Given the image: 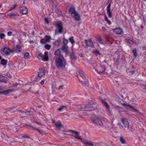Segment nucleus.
Instances as JSON below:
<instances>
[{"mask_svg": "<svg viewBox=\"0 0 146 146\" xmlns=\"http://www.w3.org/2000/svg\"><path fill=\"white\" fill-rule=\"evenodd\" d=\"M70 56L72 59L75 60L76 59V56L73 52L72 53L70 54Z\"/></svg>", "mask_w": 146, "mask_h": 146, "instance_id": "obj_34", "label": "nucleus"}, {"mask_svg": "<svg viewBox=\"0 0 146 146\" xmlns=\"http://www.w3.org/2000/svg\"><path fill=\"white\" fill-rule=\"evenodd\" d=\"M12 91L13 90L11 89L8 90H6L0 92V94H2L7 95L9 93L12 92Z\"/></svg>", "mask_w": 146, "mask_h": 146, "instance_id": "obj_20", "label": "nucleus"}, {"mask_svg": "<svg viewBox=\"0 0 146 146\" xmlns=\"http://www.w3.org/2000/svg\"><path fill=\"white\" fill-rule=\"evenodd\" d=\"M3 138H5L6 140H7V142H9V139L10 140L9 138L7 136L5 135L4 134L2 135L1 136H0V141H2Z\"/></svg>", "mask_w": 146, "mask_h": 146, "instance_id": "obj_21", "label": "nucleus"}, {"mask_svg": "<svg viewBox=\"0 0 146 146\" xmlns=\"http://www.w3.org/2000/svg\"><path fill=\"white\" fill-rule=\"evenodd\" d=\"M78 73L80 77V78H78L79 81L84 85L88 84V81L86 80V77L83 72L81 71H79Z\"/></svg>", "mask_w": 146, "mask_h": 146, "instance_id": "obj_3", "label": "nucleus"}, {"mask_svg": "<svg viewBox=\"0 0 146 146\" xmlns=\"http://www.w3.org/2000/svg\"><path fill=\"white\" fill-rule=\"evenodd\" d=\"M105 69L106 68L105 66H102L98 67V70H97L96 69L95 70L98 73L101 74L104 72Z\"/></svg>", "mask_w": 146, "mask_h": 146, "instance_id": "obj_11", "label": "nucleus"}, {"mask_svg": "<svg viewBox=\"0 0 146 146\" xmlns=\"http://www.w3.org/2000/svg\"><path fill=\"white\" fill-rule=\"evenodd\" d=\"M68 132L70 133L71 134V135L74 136L75 138L80 139L81 141L82 139L81 138V136L79 135V132L72 130H69Z\"/></svg>", "mask_w": 146, "mask_h": 146, "instance_id": "obj_8", "label": "nucleus"}, {"mask_svg": "<svg viewBox=\"0 0 146 146\" xmlns=\"http://www.w3.org/2000/svg\"><path fill=\"white\" fill-rule=\"evenodd\" d=\"M135 71L133 70L132 71H129V73H130V74L131 75H132L134 73Z\"/></svg>", "mask_w": 146, "mask_h": 146, "instance_id": "obj_50", "label": "nucleus"}, {"mask_svg": "<svg viewBox=\"0 0 146 146\" xmlns=\"http://www.w3.org/2000/svg\"><path fill=\"white\" fill-rule=\"evenodd\" d=\"M60 42H61L60 40H57L56 41H55L54 42V44L55 46H59V44H60Z\"/></svg>", "mask_w": 146, "mask_h": 146, "instance_id": "obj_36", "label": "nucleus"}, {"mask_svg": "<svg viewBox=\"0 0 146 146\" xmlns=\"http://www.w3.org/2000/svg\"><path fill=\"white\" fill-rule=\"evenodd\" d=\"M102 31H104L105 30H106V29H105V27H102Z\"/></svg>", "mask_w": 146, "mask_h": 146, "instance_id": "obj_55", "label": "nucleus"}, {"mask_svg": "<svg viewBox=\"0 0 146 146\" xmlns=\"http://www.w3.org/2000/svg\"><path fill=\"white\" fill-rule=\"evenodd\" d=\"M94 52L96 53V54H99V51L98 50H95L94 51Z\"/></svg>", "mask_w": 146, "mask_h": 146, "instance_id": "obj_52", "label": "nucleus"}, {"mask_svg": "<svg viewBox=\"0 0 146 146\" xmlns=\"http://www.w3.org/2000/svg\"><path fill=\"white\" fill-rule=\"evenodd\" d=\"M143 21L145 25H146V14H145L144 17Z\"/></svg>", "mask_w": 146, "mask_h": 146, "instance_id": "obj_47", "label": "nucleus"}, {"mask_svg": "<svg viewBox=\"0 0 146 146\" xmlns=\"http://www.w3.org/2000/svg\"><path fill=\"white\" fill-rule=\"evenodd\" d=\"M7 60L4 59H2L1 60V63L3 65H5L7 64Z\"/></svg>", "mask_w": 146, "mask_h": 146, "instance_id": "obj_29", "label": "nucleus"}, {"mask_svg": "<svg viewBox=\"0 0 146 146\" xmlns=\"http://www.w3.org/2000/svg\"><path fill=\"white\" fill-rule=\"evenodd\" d=\"M55 125L56 127L58 129H60L62 126V125L60 122H57L56 123H55Z\"/></svg>", "mask_w": 146, "mask_h": 146, "instance_id": "obj_27", "label": "nucleus"}, {"mask_svg": "<svg viewBox=\"0 0 146 146\" xmlns=\"http://www.w3.org/2000/svg\"><path fill=\"white\" fill-rule=\"evenodd\" d=\"M44 22L46 23L47 24L48 23V19H47L46 18H45L44 19Z\"/></svg>", "mask_w": 146, "mask_h": 146, "instance_id": "obj_48", "label": "nucleus"}, {"mask_svg": "<svg viewBox=\"0 0 146 146\" xmlns=\"http://www.w3.org/2000/svg\"><path fill=\"white\" fill-rule=\"evenodd\" d=\"M56 66L58 68L63 69L66 64V61L63 55H61L55 60Z\"/></svg>", "mask_w": 146, "mask_h": 146, "instance_id": "obj_1", "label": "nucleus"}, {"mask_svg": "<svg viewBox=\"0 0 146 146\" xmlns=\"http://www.w3.org/2000/svg\"><path fill=\"white\" fill-rule=\"evenodd\" d=\"M93 120L94 122L98 125L101 126H103V123L102 121L98 117H94Z\"/></svg>", "mask_w": 146, "mask_h": 146, "instance_id": "obj_9", "label": "nucleus"}, {"mask_svg": "<svg viewBox=\"0 0 146 146\" xmlns=\"http://www.w3.org/2000/svg\"><path fill=\"white\" fill-rule=\"evenodd\" d=\"M69 40L70 42L72 44V47L73 48L74 46V43L75 42V41L73 38V36L70 37Z\"/></svg>", "mask_w": 146, "mask_h": 146, "instance_id": "obj_28", "label": "nucleus"}, {"mask_svg": "<svg viewBox=\"0 0 146 146\" xmlns=\"http://www.w3.org/2000/svg\"><path fill=\"white\" fill-rule=\"evenodd\" d=\"M133 97H135V95H133Z\"/></svg>", "mask_w": 146, "mask_h": 146, "instance_id": "obj_63", "label": "nucleus"}, {"mask_svg": "<svg viewBox=\"0 0 146 146\" xmlns=\"http://www.w3.org/2000/svg\"><path fill=\"white\" fill-rule=\"evenodd\" d=\"M34 122L36 123H37V124H38V125H42L40 123H39L38 122H37L36 121H34Z\"/></svg>", "mask_w": 146, "mask_h": 146, "instance_id": "obj_53", "label": "nucleus"}, {"mask_svg": "<svg viewBox=\"0 0 146 146\" xmlns=\"http://www.w3.org/2000/svg\"><path fill=\"white\" fill-rule=\"evenodd\" d=\"M81 141L86 146H93V143L91 141H86L84 139H82Z\"/></svg>", "mask_w": 146, "mask_h": 146, "instance_id": "obj_12", "label": "nucleus"}, {"mask_svg": "<svg viewBox=\"0 0 146 146\" xmlns=\"http://www.w3.org/2000/svg\"><path fill=\"white\" fill-rule=\"evenodd\" d=\"M103 105L105 107L106 110L108 113L110 115H112L111 111L110 110V108L108 103L104 100L102 99H100Z\"/></svg>", "mask_w": 146, "mask_h": 146, "instance_id": "obj_4", "label": "nucleus"}, {"mask_svg": "<svg viewBox=\"0 0 146 146\" xmlns=\"http://www.w3.org/2000/svg\"><path fill=\"white\" fill-rule=\"evenodd\" d=\"M96 39L97 41L99 42L100 43L102 44H104L105 43V42L104 41L101 37L99 36H97L96 37Z\"/></svg>", "mask_w": 146, "mask_h": 146, "instance_id": "obj_22", "label": "nucleus"}, {"mask_svg": "<svg viewBox=\"0 0 146 146\" xmlns=\"http://www.w3.org/2000/svg\"><path fill=\"white\" fill-rule=\"evenodd\" d=\"M125 42H128L130 44H133V41L130 39H125Z\"/></svg>", "mask_w": 146, "mask_h": 146, "instance_id": "obj_38", "label": "nucleus"}, {"mask_svg": "<svg viewBox=\"0 0 146 146\" xmlns=\"http://www.w3.org/2000/svg\"><path fill=\"white\" fill-rule=\"evenodd\" d=\"M44 38L46 40V41L47 42H48L50 41V39L51 38V37L50 36H45Z\"/></svg>", "mask_w": 146, "mask_h": 146, "instance_id": "obj_41", "label": "nucleus"}, {"mask_svg": "<svg viewBox=\"0 0 146 146\" xmlns=\"http://www.w3.org/2000/svg\"><path fill=\"white\" fill-rule=\"evenodd\" d=\"M19 10L21 13L25 14L27 13V9L25 7H22L20 8Z\"/></svg>", "mask_w": 146, "mask_h": 146, "instance_id": "obj_15", "label": "nucleus"}, {"mask_svg": "<svg viewBox=\"0 0 146 146\" xmlns=\"http://www.w3.org/2000/svg\"><path fill=\"white\" fill-rule=\"evenodd\" d=\"M37 58L40 60H41L43 61H47L48 59L47 52H45L44 54L42 53L40 54L37 56Z\"/></svg>", "mask_w": 146, "mask_h": 146, "instance_id": "obj_6", "label": "nucleus"}, {"mask_svg": "<svg viewBox=\"0 0 146 146\" xmlns=\"http://www.w3.org/2000/svg\"><path fill=\"white\" fill-rule=\"evenodd\" d=\"M28 127H29L31 128H32V129H33V130H36V131H38L40 133H42V132L40 131V130L36 128L35 127H33V126L31 125H28Z\"/></svg>", "mask_w": 146, "mask_h": 146, "instance_id": "obj_31", "label": "nucleus"}, {"mask_svg": "<svg viewBox=\"0 0 146 146\" xmlns=\"http://www.w3.org/2000/svg\"><path fill=\"white\" fill-rule=\"evenodd\" d=\"M68 47L67 45H63L60 49H62L66 54L68 53Z\"/></svg>", "mask_w": 146, "mask_h": 146, "instance_id": "obj_14", "label": "nucleus"}, {"mask_svg": "<svg viewBox=\"0 0 146 146\" xmlns=\"http://www.w3.org/2000/svg\"><path fill=\"white\" fill-rule=\"evenodd\" d=\"M62 86H60L59 87V90H60V89L62 88Z\"/></svg>", "mask_w": 146, "mask_h": 146, "instance_id": "obj_57", "label": "nucleus"}, {"mask_svg": "<svg viewBox=\"0 0 146 146\" xmlns=\"http://www.w3.org/2000/svg\"><path fill=\"white\" fill-rule=\"evenodd\" d=\"M134 100V99H131V100L132 101H133V100Z\"/></svg>", "mask_w": 146, "mask_h": 146, "instance_id": "obj_61", "label": "nucleus"}, {"mask_svg": "<svg viewBox=\"0 0 146 146\" xmlns=\"http://www.w3.org/2000/svg\"><path fill=\"white\" fill-rule=\"evenodd\" d=\"M44 72L43 71H41L38 73V76L40 78L44 77L45 76Z\"/></svg>", "mask_w": 146, "mask_h": 146, "instance_id": "obj_25", "label": "nucleus"}, {"mask_svg": "<svg viewBox=\"0 0 146 146\" xmlns=\"http://www.w3.org/2000/svg\"><path fill=\"white\" fill-rule=\"evenodd\" d=\"M12 32L11 31L8 32L7 33V35L8 36H11L12 35Z\"/></svg>", "mask_w": 146, "mask_h": 146, "instance_id": "obj_49", "label": "nucleus"}, {"mask_svg": "<svg viewBox=\"0 0 146 146\" xmlns=\"http://www.w3.org/2000/svg\"><path fill=\"white\" fill-rule=\"evenodd\" d=\"M111 6V3H110L107 7V13L108 14L109 17L110 18H111L112 17V13L110 11Z\"/></svg>", "mask_w": 146, "mask_h": 146, "instance_id": "obj_16", "label": "nucleus"}, {"mask_svg": "<svg viewBox=\"0 0 146 146\" xmlns=\"http://www.w3.org/2000/svg\"><path fill=\"white\" fill-rule=\"evenodd\" d=\"M8 16L10 17L19 16V15L17 13H11L9 14Z\"/></svg>", "mask_w": 146, "mask_h": 146, "instance_id": "obj_30", "label": "nucleus"}, {"mask_svg": "<svg viewBox=\"0 0 146 146\" xmlns=\"http://www.w3.org/2000/svg\"><path fill=\"white\" fill-rule=\"evenodd\" d=\"M85 42L86 43V45L88 46L93 47L94 46V45L92 41L91 40H85Z\"/></svg>", "mask_w": 146, "mask_h": 146, "instance_id": "obj_18", "label": "nucleus"}, {"mask_svg": "<svg viewBox=\"0 0 146 146\" xmlns=\"http://www.w3.org/2000/svg\"><path fill=\"white\" fill-rule=\"evenodd\" d=\"M145 89H146V84H145Z\"/></svg>", "mask_w": 146, "mask_h": 146, "instance_id": "obj_60", "label": "nucleus"}, {"mask_svg": "<svg viewBox=\"0 0 146 146\" xmlns=\"http://www.w3.org/2000/svg\"><path fill=\"white\" fill-rule=\"evenodd\" d=\"M44 80H42L40 82V83L41 84H43L44 83Z\"/></svg>", "mask_w": 146, "mask_h": 146, "instance_id": "obj_54", "label": "nucleus"}, {"mask_svg": "<svg viewBox=\"0 0 146 146\" xmlns=\"http://www.w3.org/2000/svg\"><path fill=\"white\" fill-rule=\"evenodd\" d=\"M33 40L32 41H29V42L30 43H33Z\"/></svg>", "mask_w": 146, "mask_h": 146, "instance_id": "obj_59", "label": "nucleus"}, {"mask_svg": "<svg viewBox=\"0 0 146 146\" xmlns=\"http://www.w3.org/2000/svg\"><path fill=\"white\" fill-rule=\"evenodd\" d=\"M3 51L5 54L8 55L10 54L12 50L9 48L5 47L3 48Z\"/></svg>", "mask_w": 146, "mask_h": 146, "instance_id": "obj_17", "label": "nucleus"}, {"mask_svg": "<svg viewBox=\"0 0 146 146\" xmlns=\"http://www.w3.org/2000/svg\"><path fill=\"white\" fill-rule=\"evenodd\" d=\"M9 129H10V130H11V129H11V127H9Z\"/></svg>", "mask_w": 146, "mask_h": 146, "instance_id": "obj_62", "label": "nucleus"}, {"mask_svg": "<svg viewBox=\"0 0 146 146\" xmlns=\"http://www.w3.org/2000/svg\"><path fill=\"white\" fill-rule=\"evenodd\" d=\"M7 78L5 77L2 76H0V81L6 82L7 81Z\"/></svg>", "mask_w": 146, "mask_h": 146, "instance_id": "obj_26", "label": "nucleus"}, {"mask_svg": "<svg viewBox=\"0 0 146 146\" xmlns=\"http://www.w3.org/2000/svg\"><path fill=\"white\" fill-rule=\"evenodd\" d=\"M142 49L143 50H146V47H143L142 48Z\"/></svg>", "mask_w": 146, "mask_h": 146, "instance_id": "obj_56", "label": "nucleus"}, {"mask_svg": "<svg viewBox=\"0 0 146 146\" xmlns=\"http://www.w3.org/2000/svg\"><path fill=\"white\" fill-rule=\"evenodd\" d=\"M30 56V55L29 52H26L24 54V57L25 59H27L29 58Z\"/></svg>", "mask_w": 146, "mask_h": 146, "instance_id": "obj_35", "label": "nucleus"}, {"mask_svg": "<svg viewBox=\"0 0 146 146\" xmlns=\"http://www.w3.org/2000/svg\"><path fill=\"white\" fill-rule=\"evenodd\" d=\"M76 12V11H75V8L72 6H71L69 9V14L71 16L74 15Z\"/></svg>", "mask_w": 146, "mask_h": 146, "instance_id": "obj_13", "label": "nucleus"}, {"mask_svg": "<svg viewBox=\"0 0 146 146\" xmlns=\"http://www.w3.org/2000/svg\"><path fill=\"white\" fill-rule=\"evenodd\" d=\"M15 32L16 33H17V31L16 30H15Z\"/></svg>", "mask_w": 146, "mask_h": 146, "instance_id": "obj_64", "label": "nucleus"}, {"mask_svg": "<svg viewBox=\"0 0 146 146\" xmlns=\"http://www.w3.org/2000/svg\"><path fill=\"white\" fill-rule=\"evenodd\" d=\"M119 140L120 141L122 144H125L126 143L125 141L122 136H120L119 137Z\"/></svg>", "mask_w": 146, "mask_h": 146, "instance_id": "obj_33", "label": "nucleus"}, {"mask_svg": "<svg viewBox=\"0 0 146 146\" xmlns=\"http://www.w3.org/2000/svg\"><path fill=\"white\" fill-rule=\"evenodd\" d=\"M121 120L123 124L121 126L122 127L124 128H127L128 129L129 124L127 119L125 118H122Z\"/></svg>", "mask_w": 146, "mask_h": 146, "instance_id": "obj_7", "label": "nucleus"}, {"mask_svg": "<svg viewBox=\"0 0 146 146\" xmlns=\"http://www.w3.org/2000/svg\"><path fill=\"white\" fill-rule=\"evenodd\" d=\"M60 50V48L56 50L54 52V54L59 57L61 55H62L61 54Z\"/></svg>", "mask_w": 146, "mask_h": 146, "instance_id": "obj_24", "label": "nucleus"}, {"mask_svg": "<svg viewBox=\"0 0 146 146\" xmlns=\"http://www.w3.org/2000/svg\"><path fill=\"white\" fill-rule=\"evenodd\" d=\"M66 106H62V107L58 109V111H61Z\"/></svg>", "mask_w": 146, "mask_h": 146, "instance_id": "obj_46", "label": "nucleus"}, {"mask_svg": "<svg viewBox=\"0 0 146 146\" xmlns=\"http://www.w3.org/2000/svg\"><path fill=\"white\" fill-rule=\"evenodd\" d=\"M40 42L42 44H45L47 42L44 38L41 39Z\"/></svg>", "mask_w": 146, "mask_h": 146, "instance_id": "obj_37", "label": "nucleus"}, {"mask_svg": "<svg viewBox=\"0 0 146 146\" xmlns=\"http://www.w3.org/2000/svg\"><path fill=\"white\" fill-rule=\"evenodd\" d=\"M56 27L58 29L55 30V33L56 34H58L59 33H62V30L63 29L62 24L60 22H57L55 23V25Z\"/></svg>", "mask_w": 146, "mask_h": 146, "instance_id": "obj_5", "label": "nucleus"}, {"mask_svg": "<svg viewBox=\"0 0 146 146\" xmlns=\"http://www.w3.org/2000/svg\"><path fill=\"white\" fill-rule=\"evenodd\" d=\"M44 47L45 49L48 50H49L50 48L51 47V46H50V45L49 44H47L44 45Z\"/></svg>", "mask_w": 146, "mask_h": 146, "instance_id": "obj_42", "label": "nucleus"}, {"mask_svg": "<svg viewBox=\"0 0 146 146\" xmlns=\"http://www.w3.org/2000/svg\"><path fill=\"white\" fill-rule=\"evenodd\" d=\"M72 16L75 19L76 21H79L80 20V16L77 12L75 13V14L73 15Z\"/></svg>", "mask_w": 146, "mask_h": 146, "instance_id": "obj_19", "label": "nucleus"}, {"mask_svg": "<svg viewBox=\"0 0 146 146\" xmlns=\"http://www.w3.org/2000/svg\"><path fill=\"white\" fill-rule=\"evenodd\" d=\"M132 52L133 54V56L135 58L137 56V51L136 49H134L132 51Z\"/></svg>", "mask_w": 146, "mask_h": 146, "instance_id": "obj_40", "label": "nucleus"}, {"mask_svg": "<svg viewBox=\"0 0 146 146\" xmlns=\"http://www.w3.org/2000/svg\"><path fill=\"white\" fill-rule=\"evenodd\" d=\"M97 106L95 102L89 103L86 105L83 110L88 111H93L97 108Z\"/></svg>", "mask_w": 146, "mask_h": 146, "instance_id": "obj_2", "label": "nucleus"}, {"mask_svg": "<svg viewBox=\"0 0 146 146\" xmlns=\"http://www.w3.org/2000/svg\"><path fill=\"white\" fill-rule=\"evenodd\" d=\"M23 137L28 138H29V135H24L22 136L21 137V138H23Z\"/></svg>", "mask_w": 146, "mask_h": 146, "instance_id": "obj_45", "label": "nucleus"}, {"mask_svg": "<svg viewBox=\"0 0 146 146\" xmlns=\"http://www.w3.org/2000/svg\"><path fill=\"white\" fill-rule=\"evenodd\" d=\"M112 30L117 35H121L123 33V30L120 28L112 29Z\"/></svg>", "mask_w": 146, "mask_h": 146, "instance_id": "obj_10", "label": "nucleus"}, {"mask_svg": "<svg viewBox=\"0 0 146 146\" xmlns=\"http://www.w3.org/2000/svg\"><path fill=\"white\" fill-rule=\"evenodd\" d=\"M52 123H54V125H55V123H56V122H55L54 121H52Z\"/></svg>", "mask_w": 146, "mask_h": 146, "instance_id": "obj_58", "label": "nucleus"}, {"mask_svg": "<svg viewBox=\"0 0 146 146\" xmlns=\"http://www.w3.org/2000/svg\"><path fill=\"white\" fill-rule=\"evenodd\" d=\"M21 50V46L19 45H16L15 50L17 52H20Z\"/></svg>", "mask_w": 146, "mask_h": 146, "instance_id": "obj_23", "label": "nucleus"}, {"mask_svg": "<svg viewBox=\"0 0 146 146\" xmlns=\"http://www.w3.org/2000/svg\"><path fill=\"white\" fill-rule=\"evenodd\" d=\"M104 16L105 17V21L106 22L108 23V24H109V25H110L111 24V22L108 19L106 15H105Z\"/></svg>", "mask_w": 146, "mask_h": 146, "instance_id": "obj_32", "label": "nucleus"}, {"mask_svg": "<svg viewBox=\"0 0 146 146\" xmlns=\"http://www.w3.org/2000/svg\"><path fill=\"white\" fill-rule=\"evenodd\" d=\"M68 41L67 39L64 38L63 42V45H67Z\"/></svg>", "mask_w": 146, "mask_h": 146, "instance_id": "obj_39", "label": "nucleus"}, {"mask_svg": "<svg viewBox=\"0 0 146 146\" xmlns=\"http://www.w3.org/2000/svg\"><path fill=\"white\" fill-rule=\"evenodd\" d=\"M17 6V5H14L13 7H11V8L8 11H10L13 10L15 7Z\"/></svg>", "mask_w": 146, "mask_h": 146, "instance_id": "obj_44", "label": "nucleus"}, {"mask_svg": "<svg viewBox=\"0 0 146 146\" xmlns=\"http://www.w3.org/2000/svg\"><path fill=\"white\" fill-rule=\"evenodd\" d=\"M23 113H25V114L26 115H29L30 113V112L29 111H27L26 112H23Z\"/></svg>", "mask_w": 146, "mask_h": 146, "instance_id": "obj_51", "label": "nucleus"}, {"mask_svg": "<svg viewBox=\"0 0 146 146\" xmlns=\"http://www.w3.org/2000/svg\"><path fill=\"white\" fill-rule=\"evenodd\" d=\"M5 36V35L2 33H0V38L1 39H3L4 38Z\"/></svg>", "mask_w": 146, "mask_h": 146, "instance_id": "obj_43", "label": "nucleus"}]
</instances>
